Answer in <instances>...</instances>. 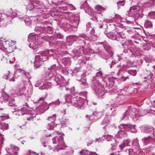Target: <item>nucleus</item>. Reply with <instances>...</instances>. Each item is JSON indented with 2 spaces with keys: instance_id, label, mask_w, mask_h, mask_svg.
<instances>
[{
  "instance_id": "obj_56",
  "label": "nucleus",
  "mask_w": 155,
  "mask_h": 155,
  "mask_svg": "<svg viewBox=\"0 0 155 155\" xmlns=\"http://www.w3.org/2000/svg\"><path fill=\"white\" fill-rule=\"evenodd\" d=\"M84 128V130H86V128L87 129V130H89V128H90V127H87L86 128Z\"/></svg>"
},
{
  "instance_id": "obj_23",
  "label": "nucleus",
  "mask_w": 155,
  "mask_h": 155,
  "mask_svg": "<svg viewBox=\"0 0 155 155\" xmlns=\"http://www.w3.org/2000/svg\"><path fill=\"white\" fill-rule=\"evenodd\" d=\"M143 140L145 145L149 143L152 140V138L150 136H148L147 137H144L143 139Z\"/></svg>"
},
{
  "instance_id": "obj_59",
  "label": "nucleus",
  "mask_w": 155,
  "mask_h": 155,
  "mask_svg": "<svg viewBox=\"0 0 155 155\" xmlns=\"http://www.w3.org/2000/svg\"><path fill=\"white\" fill-rule=\"evenodd\" d=\"M99 27L100 28H102L103 27V25H101L100 26H99Z\"/></svg>"
},
{
  "instance_id": "obj_5",
  "label": "nucleus",
  "mask_w": 155,
  "mask_h": 155,
  "mask_svg": "<svg viewBox=\"0 0 155 155\" xmlns=\"http://www.w3.org/2000/svg\"><path fill=\"white\" fill-rule=\"evenodd\" d=\"M14 42L11 41H5L3 44V46L6 51L8 53L12 52L15 48Z\"/></svg>"
},
{
  "instance_id": "obj_11",
  "label": "nucleus",
  "mask_w": 155,
  "mask_h": 155,
  "mask_svg": "<svg viewBox=\"0 0 155 155\" xmlns=\"http://www.w3.org/2000/svg\"><path fill=\"white\" fill-rule=\"evenodd\" d=\"M127 110L130 111V115L129 116L131 117L134 120H137L138 118V117L137 116L135 113L134 112L135 111V108H132L130 107H128V109Z\"/></svg>"
},
{
  "instance_id": "obj_18",
  "label": "nucleus",
  "mask_w": 155,
  "mask_h": 155,
  "mask_svg": "<svg viewBox=\"0 0 155 155\" xmlns=\"http://www.w3.org/2000/svg\"><path fill=\"white\" fill-rule=\"evenodd\" d=\"M108 144L112 146L111 149L112 150H115L114 148L116 147L117 143L116 140L114 138H112V141L109 142Z\"/></svg>"
},
{
  "instance_id": "obj_39",
  "label": "nucleus",
  "mask_w": 155,
  "mask_h": 155,
  "mask_svg": "<svg viewBox=\"0 0 155 155\" xmlns=\"http://www.w3.org/2000/svg\"><path fill=\"white\" fill-rule=\"evenodd\" d=\"M114 138L113 136L111 135H108L107 137V140L109 142L110 141H112V138Z\"/></svg>"
},
{
  "instance_id": "obj_7",
  "label": "nucleus",
  "mask_w": 155,
  "mask_h": 155,
  "mask_svg": "<svg viewBox=\"0 0 155 155\" xmlns=\"http://www.w3.org/2000/svg\"><path fill=\"white\" fill-rule=\"evenodd\" d=\"M104 34L108 38L111 39L120 41H122V40L121 39V38H120L116 32L106 33L105 31Z\"/></svg>"
},
{
  "instance_id": "obj_30",
  "label": "nucleus",
  "mask_w": 155,
  "mask_h": 155,
  "mask_svg": "<svg viewBox=\"0 0 155 155\" xmlns=\"http://www.w3.org/2000/svg\"><path fill=\"white\" fill-rule=\"evenodd\" d=\"M131 141L129 139H127L124 141L123 144H124L125 147L128 146H130V144L131 143Z\"/></svg>"
},
{
  "instance_id": "obj_43",
  "label": "nucleus",
  "mask_w": 155,
  "mask_h": 155,
  "mask_svg": "<svg viewBox=\"0 0 155 155\" xmlns=\"http://www.w3.org/2000/svg\"><path fill=\"white\" fill-rule=\"evenodd\" d=\"M143 8H145L149 6V5L148 3L147 2L144 3L143 4Z\"/></svg>"
},
{
  "instance_id": "obj_13",
  "label": "nucleus",
  "mask_w": 155,
  "mask_h": 155,
  "mask_svg": "<svg viewBox=\"0 0 155 155\" xmlns=\"http://www.w3.org/2000/svg\"><path fill=\"white\" fill-rule=\"evenodd\" d=\"M86 154L88 155H99L95 152H90L87 150H82L79 153V155H85Z\"/></svg>"
},
{
  "instance_id": "obj_41",
  "label": "nucleus",
  "mask_w": 155,
  "mask_h": 155,
  "mask_svg": "<svg viewBox=\"0 0 155 155\" xmlns=\"http://www.w3.org/2000/svg\"><path fill=\"white\" fill-rule=\"evenodd\" d=\"M40 54L42 56H46L48 55V53H46L45 51L40 52Z\"/></svg>"
},
{
  "instance_id": "obj_60",
  "label": "nucleus",
  "mask_w": 155,
  "mask_h": 155,
  "mask_svg": "<svg viewBox=\"0 0 155 155\" xmlns=\"http://www.w3.org/2000/svg\"><path fill=\"white\" fill-rule=\"evenodd\" d=\"M153 112H152V113L153 114H154V115H155V110H153Z\"/></svg>"
},
{
  "instance_id": "obj_29",
  "label": "nucleus",
  "mask_w": 155,
  "mask_h": 155,
  "mask_svg": "<svg viewBox=\"0 0 155 155\" xmlns=\"http://www.w3.org/2000/svg\"><path fill=\"white\" fill-rule=\"evenodd\" d=\"M148 73H149V74H147V77H145L144 78V79H146V78H147V79L150 80L154 78L153 74L152 73H151V72L150 73L148 72Z\"/></svg>"
},
{
  "instance_id": "obj_53",
  "label": "nucleus",
  "mask_w": 155,
  "mask_h": 155,
  "mask_svg": "<svg viewBox=\"0 0 155 155\" xmlns=\"http://www.w3.org/2000/svg\"><path fill=\"white\" fill-rule=\"evenodd\" d=\"M59 0H52V2L53 3H56L58 2Z\"/></svg>"
},
{
  "instance_id": "obj_26",
  "label": "nucleus",
  "mask_w": 155,
  "mask_h": 155,
  "mask_svg": "<svg viewBox=\"0 0 155 155\" xmlns=\"http://www.w3.org/2000/svg\"><path fill=\"white\" fill-rule=\"evenodd\" d=\"M87 2L85 1L84 3L82 5V8H84L85 11H87V9H88V11H91V8L88 7H87Z\"/></svg>"
},
{
  "instance_id": "obj_6",
  "label": "nucleus",
  "mask_w": 155,
  "mask_h": 155,
  "mask_svg": "<svg viewBox=\"0 0 155 155\" xmlns=\"http://www.w3.org/2000/svg\"><path fill=\"white\" fill-rule=\"evenodd\" d=\"M116 33L120 38H121V40L125 39L126 38V30L122 27L121 26L118 25L115 27Z\"/></svg>"
},
{
  "instance_id": "obj_32",
  "label": "nucleus",
  "mask_w": 155,
  "mask_h": 155,
  "mask_svg": "<svg viewBox=\"0 0 155 155\" xmlns=\"http://www.w3.org/2000/svg\"><path fill=\"white\" fill-rule=\"evenodd\" d=\"M149 16L151 18L154 19L155 18V12H151L149 14Z\"/></svg>"
},
{
  "instance_id": "obj_62",
  "label": "nucleus",
  "mask_w": 155,
  "mask_h": 155,
  "mask_svg": "<svg viewBox=\"0 0 155 155\" xmlns=\"http://www.w3.org/2000/svg\"><path fill=\"white\" fill-rule=\"evenodd\" d=\"M99 140V139L97 138L95 140V142H97V141Z\"/></svg>"
},
{
  "instance_id": "obj_64",
  "label": "nucleus",
  "mask_w": 155,
  "mask_h": 155,
  "mask_svg": "<svg viewBox=\"0 0 155 155\" xmlns=\"http://www.w3.org/2000/svg\"><path fill=\"white\" fill-rule=\"evenodd\" d=\"M46 137H49L50 136H51V135L50 134L49 135H46Z\"/></svg>"
},
{
  "instance_id": "obj_49",
  "label": "nucleus",
  "mask_w": 155,
  "mask_h": 155,
  "mask_svg": "<svg viewBox=\"0 0 155 155\" xmlns=\"http://www.w3.org/2000/svg\"><path fill=\"white\" fill-rule=\"evenodd\" d=\"M132 84L133 86H135V85L139 86L140 84L138 82L135 83H133Z\"/></svg>"
},
{
  "instance_id": "obj_50",
  "label": "nucleus",
  "mask_w": 155,
  "mask_h": 155,
  "mask_svg": "<svg viewBox=\"0 0 155 155\" xmlns=\"http://www.w3.org/2000/svg\"><path fill=\"white\" fill-rule=\"evenodd\" d=\"M93 140H91L89 143H87V146H89L92 144L93 143Z\"/></svg>"
},
{
  "instance_id": "obj_9",
  "label": "nucleus",
  "mask_w": 155,
  "mask_h": 155,
  "mask_svg": "<svg viewBox=\"0 0 155 155\" xmlns=\"http://www.w3.org/2000/svg\"><path fill=\"white\" fill-rule=\"evenodd\" d=\"M141 130L143 133L153 134L154 130L152 127H145L143 126L142 127Z\"/></svg>"
},
{
  "instance_id": "obj_19",
  "label": "nucleus",
  "mask_w": 155,
  "mask_h": 155,
  "mask_svg": "<svg viewBox=\"0 0 155 155\" xmlns=\"http://www.w3.org/2000/svg\"><path fill=\"white\" fill-rule=\"evenodd\" d=\"M127 135L126 133L124 130H121L118 132L117 134V136L120 138H121Z\"/></svg>"
},
{
  "instance_id": "obj_36",
  "label": "nucleus",
  "mask_w": 155,
  "mask_h": 155,
  "mask_svg": "<svg viewBox=\"0 0 155 155\" xmlns=\"http://www.w3.org/2000/svg\"><path fill=\"white\" fill-rule=\"evenodd\" d=\"M91 23L90 22H88L86 24V30L88 31L91 28Z\"/></svg>"
},
{
  "instance_id": "obj_34",
  "label": "nucleus",
  "mask_w": 155,
  "mask_h": 155,
  "mask_svg": "<svg viewBox=\"0 0 155 155\" xmlns=\"http://www.w3.org/2000/svg\"><path fill=\"white\" fill-rule=\"evenodd\" d=\"M138 140L137 139H136L134 140L132 143V144L134 146L138 147L139 146V143L138 142Z\"/></svg>"
},
{
  "instance_id": "obj_17",
  "label": "nucleus",
  "mask_w": 155,
  "mask_h": 155,
  "mask_svg": "<svg viewBox=\"0 0 155 155\" xmlns=\"http://www.w3.org/2000/svg\"><path fill=\"white\" fill-rule=\"evenodd\" d=\"M140 9V7L139 6H134L130 7L129 12L132 13H134V12H137Z\"/></svg>"
},
{
  "instance_id": "obj_58",
  "label": "nucleus",
  "mask_w": 155,
  "mask_h": 155,
  "mask_svg": "<svg viewBox=\"0 0 155 155\" xmlns=\"http://www.w3.org/2000/svg\"><path fill=\"white\" fill-rule=\"evenodd\" d=\"M153 104L154 107H155V100L153 101Z\"/></svg>"
},
{
  "instance_id": "obj_1",
  "label": "nucleus",
  "mask_w": 155,
  "mask_h": 155,
  "mask_svg": "<svg viewBox=\"0 0 155 155\" xmlns=\"http://www.w3.org/2000/svg\"><path fill=\"white\" fill-rule=\"evenodd\" d=\"M106 110L107 112L106 113L105 117L101 122V124L104 126H107L110 123V120L111 116H114L117 114V112L114 108L112 107L110 105L107 108Z\"/></svg>"
},
{
  "instance_id": "obj_44",
  "label": "nucleus",
  "mask_w": 155,
  "mask_h": 155,
  "mask_svg": "<svg viewBox=\"0 0 155 155\" xmlns=\"http://www.w3.org/2000/svg\"><path fill=\"white\" fill-rule=\"evenodd\" d=\"M121 78H123V80L124 81H125L126 80V79L129 78V77L128 76H122Z\"/></svg>"
},
{
  "instance_id": "obj_63",
  "label": "nucleus",
  "mask_w": 155,
  "mask_h": 155,
  "mask_svg": "<svg viewBox=\"0 0 155 155\" xmlns=\"http://www.w3.org/2000/svg\"><path fill=\"white\" fill-rule=\"evenodd\" d=\"M56 132L57 134H60V133H59L58 131H56Z\"/></svg>"
},
{
  "instance_id": "obj_22",
  "label": "nucleus",
  "mask_w": 155,
  "mask_h": 155,
  "mask_svg": "<svg viewBox=\"0 0 155 155\" xmlns=\"http://www.w3.org/2000/svg\"><path fill=\"white\" fill-rule=\"evenodd\" d=\"M8 124L2 122L0 123V128L3 130H7L8 129Z\"/></svg>"
},
{
  "instance_id": "obj_35",
  "label": "nucleus",
  "mask_w": 155,
  "mask_h": 155,
  "mask_svg": "<svg viewBox=\"0 0 155 155\" xmlns=\"http://www.w3.org/2000/svg\"><path fill=\"white\" fill-rule=\"evenodd\" d=\"M15 105V103L14 100H11L9 101L8 103V105L10 106H13Z\"/></svg>"
},
{
  "instance_id": "obj_42",
  "label": "nucleus",
  "mask_w": 155,
  "mask_h": 155,
  "mask_svg": "<svg viewBox=\"0 0 155 155\" xmlns=\"http://www.w3.org/2000/svg\"><path fill=\"white\" fill-rule=\"evenodd\" d=\"M1 119L2 120H4L6 119H7L8 118V117L7 116H1Z\"/></svg>"
},
{
  "instance_id": "obj_3",
  "label": "nucleus",
  "mask_w": 155,
  "mask_h": 155,
  "mask_svg": "<svg viewBox=\"0 0 155 155\" xmlns=\"http://www.w3.org/2000/svg\"><path fill=\"white\" fill-rule=\"evenodd\" d=\"M93 89L99 97H101L104 94L105 88L98 81H96L94 82Z\"/></svg>"
},
{
  "instance_id": "obj_21",
  "label": "nucleus",
  "mask_w": 155,
  "mask_h": 155,
  "mask_svg": "<svg viewBox=\"0 0 155 155\" xmlns=\"http://www.w3.org/2000/svg\"><path fill=\"white\" fill-rule=\"evenodd\" d=\"M38 58H39V57L38 56L37 57L36 56V60L34 63V67L36 69L39 68L41 65V63L38 61L37 60V59Z\"/></svg>"
},
{
  "instance_id": "obj_15",
  "label": "nucleus",
  "mask_w": 155,
  "mask_h": 155,
  "mask_svg": "<svg viewBox=\"0 0 155 155\" xmlns=\"http://www.w3.org/2000/svg\"><path fill=\"white\" fill-rule=\"evenodd\" d=\"M128 151L129 155H142L140 154V151L138 149H130Z\"/></svg>"
},
{
  "instance_id": "obj_52",
  "label": "nucleus",
  "mask_w": 155,
  "mask_h": 155,
  "mask_svg": "<svg viewBox=\"0 0 155 155\" xmlns=\"http://www.w3.org/2000/svg\"><path fill=\"white\" fill-rule=\"evenodd\" d=\"M33 119V117H28L27 118V120H33L32 119Z\"/></svg>"
},
{
  "instance_id": "obj_28",
  "label": "nucleus",
  "mask_w": 155,
  "mask_h": 155,
  "mask_svg": "<svg viewBox=\"0 0 155 155\" xmlns=\"http://www.w3.org/2000/svg\"><path fill=\"white\" fill-rule=\"evenodd\" d=\"M134 13V17L135 19H137L139 17L141 18L142 16L141 12L140 13L139 12H136Z\"/></svg>"
},
{
  "instance_id": "obj_31",
  "label": "nucleus",
  "mask_w": 155,
  "mask_h": 155,
  "mask_svg": "<svg viewBox=\"0 0 155 155\" xmlns=\"http://www.w3.org/2000/svg\"><path fill=\"white\" fill-rule=\"evenodd\" d=\"M101 68L99 69V71L97 73L96 77L98 78H101L102 77L103 74L102 72L100 71Z\"/></svg>"
},
{
  "instance_id": "obj_61",
  "label": "nucleus",
  "mask_w": 155,
  "mask_h": 155,
  "mask_svg": "<svg viewBox=\"0 0 155 155\" xmlns=\"http://www.w3.org/2000/svg\"><path fill=\"white\" fill-rule=\"evenodd\" d=\"M133 42L134 43H138V42L137 41H133Z\"/></svg>"
},
{
  "instance_id": "obj_27",
  "label": "nucleus",
  "mask_w": 155,
  "mask_h": 155,
  "mask_svg": "<svg viewBox=\"0 0 155 155\" xmlns=\"http://www.w3.org/2000/svg\"><path fill=\"white\" fill-rule=\"evenodd\" d=\"M125 4V1L124 0L120 1L117 3L118 9H119L121 6H123Z\"/></svg>"
},
{
  "instance_id": "obj_38",
  "label": "nucleus",
  "mask_w": 155,
  "mask_h": 155,
  "mask_svg": "<svg viewBox=\"0 0 155 155\" xmlns=\"http://www.w3.org/2000/svg\"><path fill=\"white\" fill-rule=\"evenodd\" d=\"M55 36L56 37L59 39H61L63 37V36L59 33H56L55 34Z\"/></svg>"
},
{
  "instance_id": "obj_20",
  "label": "nucleus",
  "mask_w": 155,
  "mask_h": 155,
  "mask_svg": "<svg viewBox=\"0 0 155 155\" xmlns=\"http://www.w3.org/2000/svg\"><path fill=\"white\" fill-rule=\"evenodd\" d=\"M85 58L83 56L81 55H79V54L78 53V60H79L78 63H79L80 65H83V64H85V62L84 61L85 60Z\"/></svg>"
},
{
  "instance_id": "obj_14",
  "label": "nucleus",
  "mask_w": 155,
  "mask_h": 155,
  "mask_svg": "<svg viewBox=\"0 0 155 155\" xmlns=\"http://www.w3.org/2000/svg\"><path fill=\"white\" fill-rule=\"evenodd\" d=\"M130 111L129 110H127L125 113L121 114L120 116V120H122L124 119H128L130 115Z\"/></svg>"
},
{
  "instance_id": "obj_25",
  "label": "nucleus",
  "mask_w": 155,
  "mask_h": 155,
  "mask_svg": "<svg viewBox=\"0 0 155 155\" xmlns=\"http://www.w3.org/2000/svg\"><path fill=\"white\" fill-rule=\"evenodd\" d=\"M152 23L149 21H147L145 23L144 26L146 28H150L152 27Z\"/></svg>"
},
{
  "instance_id": "obj_8",
  "label": "nucleus",
  "mask_w": 155,
  "mask_h": 155,
  "mask_svg": "<svg viewBox=\"0 0 155 155\" xmlns=\"http://www.w3.org/2000/svg\"><path fill=\"white\" fill-rule=\"evenodd\" d=\"M79 103H78V107L80 105L84 104L85 101V100L87 98L86 93L83 92L82 93H79L78 94Z\"/></svg>"
},
{
  "instance_id": "obj_12",
  "label": "nucleus",
  "mask_w": 155,
  "mask_h": 155,
  "mask_svg": "<svg viewBox=\"0 0 155 155\" xmlns=\"http://www.w3.org/2000/svg\"><path fill=\"white\" fill-rule=\"evenodd\" d=\"M127 110L130 111V115L129 116L131 117L134 120H137L138 118V117L137 116L135 113L134 112L135 111V108H132L130 107H128V109Z\"/></svg>"
},
{
  "instance_id": "obj_24",
  "label": "nucleus",
  "mask_w": 155,
  "mask_h": 155,
  "mask_svg": "<svg viewBox=\"0 0 155 155\" xmlns=\"http://www.w3.org/2000/svg\"><path fill=\"white\" fill-rule=\"evenodd\" d=\"M126 33H127L128 35H127V36L129 38H135L136 37L135 35H133V32L131 30H126Z\"/></svg>"
},
{
  "instance_id": "obj_45",
  "label": "nucleus",
  "mask_w": 155,
  "mask_h": 155,
  "mask_svg": "<svg viewBox=\"0 0 155 155\" xmlns=\"http://www.w3.org/2000/svg\"><path fill=\"white\" fill-rule=\"evenodd\" d=\"M18 114L17 113H14V114L16 115L18 114V115H23V114L21 112V110H18Z\"/></svg>"
},
{
  "instance_id": "obj_2",
  "label": "nucleus",
  "mask_w": 155,
  "mask_h": 155,
  "mask_svg": "<svg viewBox=\"0 0 155 155\" xmlns=\"http://www.w3.org/2000/svg\"><path fill=\"white\" fill-rule=\"evenodd\" d=\"M100 44L103 45L105 51H100L99 52L100 54L104 58H108L113 54L111 47L107 45V43L106 42H101Z\"/></svg>"
},
{
  "instance_id": "obj_57",
  "label": "nucleus",
  "mask_w": 155,
  "mask_h": 155,
  "mask_svg": "<svg viewBox=\"0 0 155 155\" xmlns=\"http://www.w3.org/2000/svg\"><path fill=\"white\" fill-rule=\"evenodd\" d=\"M44 100V98L43 97H41L39 99V101L41 100Z\"/></svg>"
},
{
  "instance_id": "obj_54",
  "label": "nucleus",
  "mask_w": 155,
  "mask_h": 155,
  "mask_svg": "<svg viewBox=\"0 0 155 155\" xmlns=\"http://www.w3.org/2000/svg\"><path fill=\"white\" fill-rule=\"evenodd\" d=\"M9 81H15V78L13 77H12L11 79H9Z\"/></svg>"
},
{
  "instance_id": "obj_16",
  "label": "nucleus",
  "mask_w": 155,
  "mask_h": 155,
  "mask_svg": "<svg viewBox=\"0 0 155 155\" xmlns=\"http://www.w3.org/2000/svg\"><path fill=\"white\" fill-rule=\"evenodd\" d=\"M96 11L99 14H101V12L106 10V8L102 7L101 6L98 5L95 6V7Z\"/></svg>"
},
{
  "instance_id": "obj_4",
  "label": "nucleus",
  "mask_w": 155,
  "mask_h": 155,
  "mask_svg": "<svg viewBox=\"0 0 155 155\" xmlns=\"http://www.w3.org/2000/svg\"><path fill=\"white\" fill-rule=\"evenodd\" d=\"M87 38V36L84 34L80 35L78 36V43L79 45L80 52L82 54L84 53V46L85 45V40Z\"/></svg>"
},
{
  "instance_id": "obj_37",
  "label": "nucleus",
  "mask_w": 155,
  "mask_h": 155,
  "mask_svg": "<svg viewBox=\"0 0 155 155\" xmlns=\"http://www.w3.org/2000/svg\"><path fill=\"white\" fill-rule=\"evenodd\" d=\"M55 118V116L54 115H53V116L49 117L48 118V120L51 121V122L53 121Z\"/></svg>"
},
{
  "instance_id": "obj_48",
  "label": "nucleus",
  "mask_w": 155,
  "mask_h": 155,
  "mask_svg": "<svg viewBox=\"0 0 155 155\" xmlns=\"http://www.w3.org/2000/svg\"><path fill=\"white\" fill-rule=\"evenodd\" d=\"M98 114V113L97 112L94 111L93 113V114L91 115V116L92 117L94 115L95 116H97V115Z\"/></svg>"
},
{
  "instance_id": "obj_47",
  "label": "nucleus",
  "mask_w": 155,
  "mask_h": 155,
  "mask_svg": "<svg viewBox=\"0 0 155 155\" xmlns=\"http://www.w3.org/2000/svg\"><path fill=\"white\" fill-rule=\"evenodd\" d=\"M94 32H95V30H94V28L93 27L92 29H91V32H90V33L92 34V35H93V34H94Z\"/></svg>"
},
{
  "instance_id": "obj_55",
  "label": "nucleus",
  "mask_w": 155,
  "mask_h": 155,
  "mask_svg": "<svg viewBox=\"0 0 155 155\" xmlns=\"http://www.w3.org/2000/svg\"><path fill=\"white\" fill-rule=\"evenodd\" d=\"M129 51L130 52V50H124V52L125 53H127Z\"/></svg>"
},
{
  "instance_id": "obj_46",
  "label": "nucleus",
  "mask_w": 155,
  "mask_h": 155,
  "mask_svg": "<svg viewBox=\"0 0 155 155\" xmlns=\"http://www.w3.org/2000/svg\"><path fill=\"white\" fill-rule=\"evenodd\" d=\"M85 117H86L88 118L90 120H91L92 119L91 115L89 116L87 115Z\"/></svg>"
},
{
  "instance_id": "obj_33",
  "label": "nucleus",
  "mask_w": 155,
  "mask_h": 155,
  "mask_svg": "<svg viewBox=\"0 0 155 155\" xmlns=\"http://www.w3.org/2000/svg\"><path fill=\"white\" fill-rule=\"evenodd\" d=\"M125 147L124 144H121L119 146V149L118 150V152L121 151Z\"/></svg>"
},
{
  "instance_id": "obj_40",
  "label": "nucleus",
  "mask_w": 155,
  "mask_h": 155,
  "mask_svg": "<svg viewBox=\"0 0 155 155\" xmlns=\"http://www.w3.org/2000/svg\"><path fill=\"white\" fill-rule=\"evenodd\" d=\"M110 64H109L110 65V68H112L113 66L115 64V62L113 60L111 61H110Z\"/></svg>"
},
{
  "instance_id": "obj_51",
  "label": "nucleus",
  "mask_w": 155,
  "mask_h": 155,
  "mask_svg": "<svg viewBox=\"0 0 155 155\" xmlns=\"http://www.w3.org/2000/svg\"><path fill=\"white\" fill-rule=\"evenodd\" d=\"M80 81L81 82H82V84H84L86 83V81L84 80H83L82 79H81L80 80Z\"/></svg>"
},
{
  "instance_id": "obj_10",
  "label": "nucleus",
  "mask_w": 155,
  "mask_h": 155,
  "mask_svg": "<svg viewBox=\"0 0 155 155\" xmlns=\"http://www.w3.org/2000/svg\"><path fill=\"white\" fill-rule=\"evenodd\" d=\"M121 126L123 127V128L124 130H129L130 132L135 133L137 132L136 129L135 128L134 125H131L130 124H121Z\"/></svg>"
}]
</instances>
